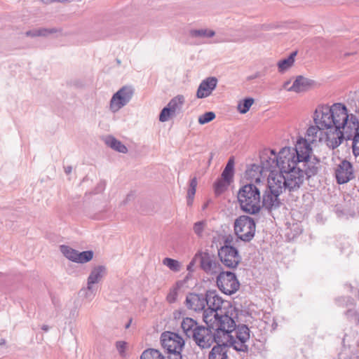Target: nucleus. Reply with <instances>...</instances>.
I'll use <instances>...</instances> for the list:
<instances>
[{
    "label": "nucleus",
    "instance_id": "obj_38",
    "mask_svg": "<svg viewBox=\"0 0 359 359\" xmlns=\"http://www.w3.org/2000/svg\"><path fill=\"white\" fill-rule=\"evenodd\" d=\"M344 315L349 322L354 320L355 323L359 318V311L355 310V307L346 309L344 311Z\"/></svg>",
    "mask_w": 359,
    "mask_h": 359
},
{
    "label": "nucleus",
    "instance_id": "obj_45",
    "mask_svg": "<svg viewBox=\"0 0 359 359\" xmlns=\"http://www.w3.org/2000/svg\"><path fill=\"white\" fill-rule=\"evenodd\" d=\"M234 172L224 169L221 174V179L231 183L233 182Z\"/></svg>",
    "mask_w": 359,
    "mask_h": 359
},
{
    "label": "nucleus",
    "instance_id": "obj_35",
    "mask_svg": "<svg viewBox=\"0 0 359 359\" xmlns=\"http://www.w3.org/2000/svg\"><path fill=\"white\" fill-rule=\"evenodd\" d=\"M60 248L61 252L67 259L75 262L78 250L65 245H60Z\"/></svg>",
    "mask_w": 359,
    "mask_h": 359
},
{
    "label": "nucleus",
    "instance_id": "obj_47",
    "mask_svg": "<svg viewBox=\"0 0 359 359\" xmlns=\"http://www.w3.org/2000/svg\"><path fill=\"white\" fill-rule=\"evenodd\" d=\"M149 353H150V357L151 359H165V357L161 354V353L155 348H148Z\"/></svg>",
    "mask_w": 359,
    "mask_h": 359
},
{
    "label": "nucleus",
    "instance_id": "obj_5",
    "mask_svg": "<svg viewBox=\"0 0 359 359\" xmlns=\"http://www.w3.org/2000/svg\"><path fill=\"white\" fill-rule=\"evenodd\" d=\"M241 210L254 215L261 211V194L259 189L252 183L242 186L237 195Z\"/></svg>",
    "mask_w": 359,
    "mask_h": 359
},
{
    "label": "nucleus",
    "instance_id": "obj_17",
    "mask_svg": "<svg viewBox=\"0 0 359 359\" xmlns=\"http://www.w3.org/2000/svg\"><path fill=\"white\" fill-rule=\"evenodd\" d=\"M185 102L182 95H178L172 98L168 104L162 109L159 114V121L165 122L173 116L175 113H179Z\"/></svg>",
    "mask_w": 359,
    "mask_h": 359
},
{
    "label": "nucleus",
    "instance_id": "obj_7",
    "mask_svg": "<svg viewBox=\"0 0 359 359\" xmlns=\"http://www.w3.org/2000/svg\"><path fill=\"white\" fill-rule=\"evenodd\" d=\"M290 147H283L278 152V158L269 156L267 153H261L260 165L264 172H269V174L276 172L283 165L290 164L286 154L290 153Z\"/></svg>",
    "mask_w": 359,
    "mask_h": 359
},
{
    "label": "nucleus",
    "instance_id": "obj_28",
    "mask_svg": "<svg viewBox=\"0 0 359 359\" xmlns=\"http://www.w3.org/2000/svg\"><path fill=\"white\" fill-rule=\"evenodd\" d=\"M297 50L293 51L289 55V56L287 57L280 60L278 62L277 66H278V72L280 73L285 72V71H287L289 68H290L294 65V58H295V56L297 55Z\"/></svg>",
    "mask_w": 359,
    "mask_h": 359
},
{
    "label": "nucleus",
    "instance_id": "obj_58",
    "mask_svg": "<svg viewBox=\"0 0 359 359\" xmlns=\"http://www.w3.org/2000/svg\"><path fill=\"white\" fill-rule=\"evenodd\" d=\"M261 74L259 72H256L255 74H252V75H250V76H248L247 77V80L248 81H251V80H253V79H255L257 78H259L260 77Z\"/></svg>",
    "mask_w": 359,
    "mask_h": 359
},
{
    "label": "nucleus",
    "instance_id": "obj_50",
    "mask_svg": "<svg viewBox=\"0 0 359 359\" xmlns=\"http://www.w3.org/2000/svg\"><path fill=\"white\" fill-rule=\"evenodd\" d=\"M224 169L234 172V157L231 156L224 168Z\"/></svg>",
    "mask_w": 359,
    "mask_h": 359
},
{
    "label": "nucleus",
    "instance_id": "obj_61",
    "mask_svg": "<svg viewBox=\"0 0 359 359\" xmlns=\"http://www.w3.org/2000/svg\"><path fill=\"white\" fill-rule=\"evenodd\" d=\"M104 187H105V182H100L97 187V189H99L100 191L104 190Z\"/></svg>",
    "mask_w": 359,
    "mask_h": 359
},
{
    "label": "nucleus",
    "instance_id": "obj_46",
    "mask_svg": "<svg viewBox=\"0 0 359 359\" xmlns=\"http://www.w3.org/2000/svg\"><path fill=\"white\" fill-rule=\"evenodd\" d=\"M178 289L179 288H177V286H176V287L171 290L169 294L167 295L166 299L169 303L172 304L177 300Z\"/></svg>",
    "mask_w": 359,
    "mask_h": 359
},
{
    "label": "nucleus",
    "instance_id": "obj_52",
    "mask_svg": "<svg viewBox=\"0 0 359 359\" xmlns=\"http://www.w3.org/2000/svg\"><path fill=\"white\" fill-rule=\"evenodd\" d=\"M168 359H182L181 351L168 353Z\"/></svg>",
    "mask_w": 359,
    "mask_h": 359
},
{
    "label": "nucleus",
    "instance_id": "obj_31",
    "mask_svg": "<svg viewBox=\"0 0 359 359\" xmlns=\"http://www.w3.org/2000/svg\"><path fill=\"white\" fill-rule=\"evenodd\" d=\"M336 304L341 308H352L355 307L356 302L355 299L350 296H341L335 299Z\"/></svg>",
    "mask_w": 359,
    "mask_h": 359
},
{
    "label": "nucleus",
    "instance_id": "obj_55",
    "mask_svg": "<svg viewBox=\"0 0 359 359\" xmlns=\"http://www.w3.org/2000/svg\"><path fill=\"white\" fill-rule=\"evenodd\" d=\"M261 153H267L269 156L278 158V154H277L274 149H264Z\"/></svg>",
    "mask_w": 359,
    "mask_h": 359
},
{
    "label": "nucleus",
    "instance_id": "obj_63",
    "mask_svg": "<svg viewBox=\"0 0 359 359\" xmlns=\"http://www.w3.org/2000/svg\"><path fill=\"white\" fill-rule=\"evenodd\" d=\"M231 241H232V238H229V237L226 238L225 240H224V245L231 246Z\"/></svg>",
    "mask_w": 359,
    "mask_h": 359
},
{
    "label": "nucleus",
    "instance_id": "obj_40",
    "mask_svg": "<svg viewBox=\"0 0 359 359\" xmlns=\"http://www.w3.org/2000/svg\"><path fill=\"white\" fill-rule=\"evenodd\" d=\"M324 129H321L319 124H316V126H310L307 130H306V135L308 137H311L313 139L311 140V142L315 141L314 137H316V135L318 131L320 133V135L323 134Z\"/></svg>",
    "mask_w": 359,
    "mask_h": 359
},
{
    "label": "nucleus",
    "instance_id": "obj_3",
    "mask_svg": "<svg viewBox=\"0 0 359 359\" xmlns=\"http://www.w3.org/2000/svg\"><path fill=\"white\" fill-rule=\"evenodd\" d=\"M205 326L198 325L191 318H184L181 323L183 332L188 338H192L196 344L201 348H208L215 341V329L216 325L205 323Z\"/></svg>",
    "mask_w": 359,
    "mask_h": 359
},
{
    "label": "nucleus",
    "instance_id": "obj_42",
    "mask_svg": "<svg viewBox=\"0 0 359 359\" xmlns=\"http://www.w3.org/2000/svg\"><path fill=\"white\" fill-rule=\"evenodd\" d=\"M205 226V221H199L194 223L193 230L198 237L201 238L203 236V232Z\"/></svg>",
    "mask_w": 359,
    "mask_h": 359
},
{
    "label": "nucleus",
    "instance_id": "obj_51",
    "mask_svg": "<svg viewBox=\"0 0 359 359\" xmlns=\"http://www.w3.org/2000/svg\"><path fill=\"white\" fill-rule=\"evenodd\" d=\"M191 272H189L183 280H179L176 283V286H177V288L182 287L189 280V279L191 277Z\"/></svg>",
    "mask_w": 359,
    "mask_h": 359
},
{
    "label": "nucleus",
    "instance_id": "obj_19",
    "mask_svg": "<svg viewBox=\"0 0 359 359\" xmlns=\"http://www.w3.org/2000/svg\"><path fill=\"white\" fill-rule=\"evenodd\" d=\"M332 114L335 123H334V130L339 131V129H344L346 126L349 118L348 109L344 104L337 102L332 105Z\"/></svg>",
    "mask_w": 359,
    "mask_h": 359
},
{
    "label": "nucleus",
    "instance_id": "obj_43",
    "mask_svg": "<svg viewBox=\"0 0 359 359\" xmlns=\"http://www.w3.org/2000/svg\"><path fill=\"white\" fill-rule=\"evenodd\" d=\"M39 36H47L50 34H53L55 33H57L58 32H60V29H58L55 27L53 28H39Z\"/></svg>",
    "mask_w": 359,
    "mask_h": 359
},
{
    "label": "nucleus",
    "instance_id": "obj_39",
    "mask_svg": "<svg viewBox=\"0 0 359 359\" xmlns=\"http://www.w3.org/2000/svg\"><path fill=\"white\" fill-rule=\"evenodd\" d=\"M216 117L213 111H207L198 117V121L201 125H204L213 121Z\"/></svg>",
    "mask_w": 359,
    "mask_h": 359
},
{
    "label": "nucleus",
    "instance_id": "obj_12",
    "mask_svg": "<svg viewBox=\"0 0 359 359\" xmlns=\"http://www.w3.org/2000/svg\"><path fill=\"white\" fill-rule=\"evenodd\" d=\"M218 257L221 262L229 269H236L241 262L239 252L233 246H221L218 250Z\"/></svg>",
    "mask_w": 359,
    "mask_h": 359
},
{
    "label": "nucleus",
    "instance_id": "obj_22",
    "mask_svg": "<svg viewBox=\"0 0 359 359\" xmlns=\"http://www.w3.org/2000/svg\"><path fill=\"white\" fill-rule=\"evenodd\" d=\"M205 294L189 292L186 297L185 305L188 309L195 311L205 310Z\"/></svg>",
    "mask_w": 359,
    "mask_h": 359
},
{
    "label": "nucleus",
    "instance_id": "obj_15",
    "mask_svg": "<svg viewBox=\"0 0 359 359\" xmlns=\"http://www.w3.org/2000/svg\"><path fill=\"white\" fill-rule=\"evenodd\" d=\"M281 194L282 191L280 190H274L266 187L262 195L261 209H264L268 213L278 210L282 205L279 198Z\"/></svg>",
    "mask_w": 359,
    "mask_h": 359
},
{
    "label": "nucleus",
    "instance_id": "obj_64",
    "mask_svg": "<svg viewBox=\"0 0 359 359\" xmlns=\"http://www.w3.org/2000/svg\"><path fill=\"white\" fill-rule=\"evenodd\" d=\"M210 203H211V200L207 201L202 206V210H205L209 205Z\"/></svg>",
    "mask_w": 359,
    "mask_h": 359
},
{
    "label": "nucleus",
    "instance_id": "obj_13",
    "mask_svg": "<svg viewBox=\"0 0 359 359\" xmlns=\"http://www.w3.org/2000/svg\"><path fill=\"white\" fill-rule=\"evenodd\" d=\"M161 343L168 353L182 351L185 341L177 333L165 332L161 334Z\"/></svg>",
    "mask_w": 359,
    "mask_h": 359
},
{
    "label": "nucleus",
    "instance_id": "obj_24",
    "mask_svg": "<svg viewBox=\"0 0 359 359\" xmlns=\"http://www.w3.org/2000/svg\"><path fill=\"white\" fill-rule=\"evenodd\" d=\"M224 337H220L219 341H214L217 344L214 346L209 353L208 359H227V352L229 344L223 341Z\"/></svg>",
    "mask_w": 359,
    "mask_h": 359
},
{
    "label": "nucleus",
    "instance_id": "obj_11",
    "mask_svg": "<svg viewBox=\"0 0 359 359\" xmlns=\"http://www.w3.org/2000/svg\"><path fill=\"white\" fill-rule=\"evenodd\" d=\"M135 90L131 86H124L115 93L110 100V109L118 111L126 106L132 99Z\"/></svg>",
    "mask_w": 359,
    "mask_h": 359
},
{
    "label": "nucleus",
    "instance_id": "obj_53",
    "mask_svg": "<svg viewBox=\"0 0 359 359\" xmlns=\"http://www.w3.org/2000/svg\"><path fill=\"white\" fill-rule=\"evenodd\" d=\"M25 35L27 36H30V37L39 36V29H34L28 30V31H27L25 32Z\"/></svg>",
    "mask_w": 359,
    "mask_h": 359
},
{
    "label": "nucleus",
    "instance_id": "obj_34",
    "mask_svg": "<svg viewBox=\"0 0 359 359\" xmlns=\"http://www.w3.org/2000/svg\"><path fill=\"white\" fill-rule=\"evenodd\" d=\"M255 100L252 97H245L241 100L238 104V110L241 114L247 113L251 106L253 104Z\"/></svg>",
    "mask_w": 359,
    "mask_h": 359
},
{
    "label": "nucleus",
    "instance_id": "obj_10",
    "mask_svg": "<svg viewBox=\"0 0 359 359\" xmlns=\"http://www.w3.org/2000/svg\"><path fill=\"white\" fill-rule=\"evenodd\" d=\"M135 90L131 86H124L115 93L110 100V109L118 111L126 106L132 99Z\"/></svg>",
    "mask_w": 359,
    "mask_h": 359
},
{
    "label": "nucleus",
    "instance_id": "obj_41",
    "mask_svg": "<svg viewBox=\"0 0 359 359\" xmlns=\"http://www.w3.org/2000/svg\"><path fill=\"white\" fill-rule=\"evenodd\" d=\"M350 121L351 124L353 125V128H351V126H348L346 130L351 132L353 135H355L356 132H359V121L358 118L353 114H351Z\"/></svg>",
    "mask_w": 359,
    "mask_h": 359
},
{
    "label": "nucleus",
    "instance_id": "obj_26",
    "mask_svg": "<svg viewBox=\"0 0 359 359\" xmlns=\"http://www.w3.org/2000/svg\"><path fill=\"white\" fill-rule=\"evenodd\" d=\"M107 274V269L103 265L96 266L91 270L88 279L87 285L90 292L93 290V285L98 283Z\"/></svg>",
    "mask_w": 359,
    "mask_h": 359
},
{
    "label": "nucleus",
    "instance_id": "obj_56",
    "mask_svg": "<svg viewBox=\"0 0 359 359\" xmlns=\"http://www.w3.org/2000/svg\"><path fill=\"white\" fill-rule=\"evenodd\" d=\"M194 195L187 194V204L188 206H191L194 200Z\"/></svg>",
    "mask_w": 359,
    "mask_h": 359
},
{
    "label": "nucleus",
    "instance_id": "obj_37",
    "mask_svg": "<svg viewBox=\"0 0 359 359\" xmlns=\"http://www.w3.org/2000/svg\"><path fill=\"white\" fill-rule=\"evenodd\" d=\"M163 264L168 266L171 271L175 272H178L181 269L180 262L170 257L164 258L163 260Z\"/></svg>",
    "mask_w": 359,
    "mask_h": 359
},
{
    "label": "nucleus",
    "instance_id": "obj_44",
    "mask_svg": "<svg viewBox=\"0 0 359 359\" xmlns=\"http://www.w3.org/2000/svg\"><path fill=\"white\" fill-rule=\"evenodd\" d=\"M197 184V178L196 177H194L189 181V187L187 191V194L195 196Z\"/></svg>",
    "mask_w": 359,
    "mask_h": 359
},
{
    "label": "nucleus",
    "instance_id": "obj_25",
    "mask_svg": "<svg viewBox=\"0 0 359 359\" xmlns=\"http://www.w3.org/2000/svg\"><path fill=\"white\" fill-rule=\"evenodd\" d=\"M315 84L316 81L314 80L299 75L296 77L292 85L287 90L295 93L305 92L311 89Z\"/></svg>",
    "mask_w": 359,
    "mask_h": 359
},
{
    "label": "nucleus",
    "instance_id": "obj_20",
    "mask_svg": "<svg viewBox=\"0 0 359 359\" xmlns=\"http://www.w3.org/2000/svg\"><path fill=\"white\" fill-rule=\"evenodd\" d=\"M320 163V159L316 156L310 154V158L308 160V163H301L299 166L300 173L303 175V181L306 176V180H309L311 177L316 175L318 172V167L317 164Z\"/></svg>",
    "mask_w": 359,
    "mask_h": 359
},
{
    "label": "nucleus",
    "instance_id": "obj_62",
    "mask_svg": "<svg viewBox=\"0 0 359 359\" xmlns=\"http://www.w3.org/2000/svg\"><path fill=\"white\" fill-rule=\"evenodd\" d=\"M64 169H65V172L67 175L70 174L72 171V167L71 165L66 166L64 168Z\"/></svg>",
    "mask_w": 359,
    "mask_h": 359
},
{
    "label": "nucleus",
    "instance_id": "obj_8",
    "mask_svg": "<svg viewBox=\"0 0 359 359\" xmlns=\"http://www.w3.org/2000/svg\"><path fill=\"white\" fill-rule=\"evenodd\" d=\"M233 229L238 239L244 242H250L255 235L256 222L248 215H241L235 219Z\"/></svg>",
    "mask_w": 359,
    "mask_h": 359
},
{
    "label": "nucleus",
    "instance_id": "obj_9",
    "mask_svg": "<svg viewBox=\"0 0 359 359\" xmlns=\"http://www.w3.org/2000/svg\"><path fill=\"white\" fill-rule=\"evenodd\" d=\"M217 285L223 293L231 295L238 290L240 282L233 272L221 270L217 276Z\"/></svg>",
    "mask_w": 359,
    "mask_h": 359
},
{
    "label": "nucleus",
    "instance_id": "obj_33",
    "mask_svg": "<svg viewBox=\"0 0 359 359\" xmlns=\"http://www.w3.org/2000/svg\"><path fill=\"white\" fill-rule=\"evenodd\" d=\"M346 140H352V151L353 154L357 157L359 156V147L357 145L359 143V132H356L355 135H353L351 132L346 130Z\"/></svg>",
    "mask_w": 359,
    "mask_h": 359
},
{
    "label": "nucleus",
    "instance_id": "obj_49",
    "mask_svg": "<svg viewBox=\"0 0 359 359\" xmlns=\"http://www.w3.org/2000/svg\"><path fill=\"white\" fill-rule=\"evenodd\" d=\"M198 260H199V257L197 256V252H196L187 266V270L189 272L192 273L194 271V266Z\"/></svg>",
    "mask_w": 359,
    "mask_h": 359
},
{
    "label": "nucleus",
    "instance_id": "obj_4",
    "mask_svg": "<svg viewBox=\"0 0 359 359\" xmlns=\"http://www.w3.org/2000/svg\"><path fill=\"white\" fill-rule=\"evenodd\" d=\"M268 176L267 188L282 191L287 189L290 191L298 189L303 184V175L299 173L301 170L293 168L290 164L283 165L280 170Z\"/></svg>",
    "mask_w": 359,
    "mask_h": 359
},
{
    "label": "nucleus",
    "instance_id": "obj_18",
    "mask_svg": "<svg viewBox=\"0 0 359 359\" xmlns=\"http://www.w3.org/2000/svg\"><path fill=\"white\" fill-rule=\"evenodd\" d=\"M197 256L199 257L201 269L207 274L216 275L222 269L219 263L212 259L208 250L205 252L198 250Z\"/></svg>",
    "mask_w": 359,
    "mask_h": 359
},
{
    "label": "nucleus",
    "instance_id": "obj_30",
    "mask_svg": "<svg viewBox=\"0 0 359 359\" xmlns=\"http://www.w3.org/2000/svg\"><path fill=\"white\" fill-rule=\"evenodd\" d=\"M215 35V32L209 29H191L189 36L192 38H212Z\"/></svg>",
    "mask_w": 359,
    "mask_h": 359
},
{
    "label": "nucleus",
    "instance_id": "obj_36",
    "mask_svg": "<svg viewBox=\"0 0 359 359\" xmlns=\"http://www.w3.org/2000/svg\"><path fill=\"white\" fill-rule=\"evenodd\" d=\"M93 251L86 250L83 252H77L76 263L84 264L90 262L93 257Z\"/></svg>",
    "mask_w": 359,
    "mask_h": 359
},
{
    "label": "nucleus",
    "instance_id": "obj_6",
    "mask_svg": "<svg viewBox=\"0 0 359 359\" xmlns=\"http://www.w3.org/2000/svg\"><path fill=\"white\" fill-rule=\"evenodd\" d=\"M313 149L306 138L299 137L294 148L290 147V153L286 154L290 164L293 168L299 170L301 163H308Z\"/></svg>",
    "mask_w": 359,
    "mask_h": 359
},
{
    "label": "nucleus",
    "instance_id": "obj_21",
    "mask_svg": "<svg viewBox=\"0 0 359 359\" xmlns=\"http://www.w3.org/2000/svg\"><path fill=\"white\" fill-rule=\"evenodd\" d=\"M323 134L327 146L332 149L338 147L346 139V131L344 133L341 129H339V131H336L334 127L332 130L330 129L329 131L323 132Z\"/></svg>",
    "mask_w": 359,
    "mask_h": 359
},
{
    "label": "nucleus",
    "instance_id": "obj_1",
    "mask_svg": "<svg viewBox=\"0 0 359 359\" xmlns=\"http://www.w3.org/2000/svg\"><path fill=\"white\" fill-rule=\"evenodd\" d=\"M205 309L203 313V320L205 323H211L217 326V329L222 331L224 328V320H228L230 313L236 311L237 308L233 306L229 301H225L219 296L215 290H207L205 293ZM231 323L232 320L229 319Z\"/></svg>",
    "mask_w": 359,
    "mask_h": 359
},
{
    "label": "nucleus",
    "instance_id": "obj_48",
    "mask_svg": "<svg viewBox=\"0 0 359 359\" xmlns=\"http://www.w3.org/2000/svg\"><path fill=\"white\" fill-rule=\"evenodd\" d=\"M126 345L127 343L124 341H118L116 342V347L120 355H123L125 353Z\"/></svg>",
    "mask_w": 359,
    "mask_h": 359
},
{
    "label": "nucleus",
    "instance_id": "obj_54",
    "mask_svg": "<svg viewBox=\"0 0 359 359\" xmlns=\"http://www.w3.org/2000/svg\"><path fill=\"white\" fill-rule=\"evenodd\" d=\"M85 291V297L86 298H90V299H92L93 297H94L95 294V291L96 290L95 289L94 286H93V290L92 292H90L88 290V287L84 290Z\"/></svg>",
    "mask_w": 359,
    "mask_h": 359
},
{
    "label": "nucleus",
    "instance_id": "obj_59",
    "mask_svg": "<svg viewBox=\"0 0 359 359\" xmlns=\"http://www.w3.org/2000/svg\"><path fill=\"white\" fill-rule=\"evenodd\" d=\"M78 316V311L76 310V308L75 307L74 309H72L69 313V318H75Z\"/></svg>",
    "mask_w": 359,
    "mask_h": 359
},
{
    "label": "nucleus",
    "instance_id": "obj_32",
    "mask_svg": "<svg viewBox=\"0 0 359 359\" xmlns=\"http://www.w3.org/2000/svg\"><path fill=\"white\" fill-rule=\"evenodd\" d=\"M230 184V182H227V181H225L221 178L217 179L213 184V189L215 196H219L223 193H224L228 189Z\"/></svg>",
    "mask_w": 359,
    "mask_h": 359
},
{
    "label": "nucleus",
    "instance_id": "obj_57",
    "mask_svg": "<svg viewBox=\"0 0 359 359\" xmlns=\"http://www.w3.org/2000/svg\"><path fill=\"white\" fill-rule=\"evenodd\" d=\"M149 355H150V353H149V351H147V349L142 352L140 356V359H151V358Z\"/></svg>",
    "mask_w": 359,
    "mask_h": 359
},
{
    "label": "nucleus",
    "instance_id": "obj_27",
    "mask_svg": "<svg viewBox=\"0 0 359 359\" xmlns=\"http://www.w3.org/2000/svg\"><path fill=\"white\" fill-rule=\"evenodd\" d=\"M264 173L260 165L255 163L251 164L248 167L245 172V177L250 181L255 180L256 182L260 181V176Z\"/></svg>",
    "mask_w": 359,
    "mask_h": 359
},
{
    "label": "nucleus",
    "instance_id": "obj_29",
    "mask_svg": "<svg viewBox=\"0 0 359 359\" xmlns=\"http://www.w3.org/2000/svg\"><path fill=\"white\" fill-rule=\"evenodd\" d=\"M105 143L107 146L118 152L122 154H126L128 152V148L126 145L113 136H108L105 140Z\"/></svg>",
    "mask_w": 359,
    "mask_h": 359
},
{
    "label": "nucleus",
    "instance_id": "obj_60",
    "mask_svg": "<svg viewBox=\"0 0 359 359\" xmlns=\"http://www.w3.org/2000/svg\"><path fill=\"white\" fill-rule=\"evenodd\" d=\"M184 315V311H175L174 313H173V315H174V318L175 319H177V318H180L181 315Z\"/></svg>",
    "mask_w": 359,
    "mask_h": 359
},
{
    "label": "nucleus",
    "instance_id": "obj_16",
    "mask_svg": "<svg viewBox=\"0 0 359 359\" xmlns=\"http://www.w3.org/2000/svg\"><path fill=\"white\" fill-rule=\"evenodd\" d=\"M334 177L338 184H346L355 178L353 164L346 159L342 160L334 170Z\"/></svg>",
    "mask_w": 359,
    "mask_h": 359
},
{
    "label": "nucleus",
    "instance_id": "obj_2",
    "mask_svg": "<svg viewBox=\"0 0 359 359\" xmlns=\"http://www.w3.org/2000/svg\"><path fill=\"white\" fill-rule=\"evenodd\" d=\"M238 318V309L233 313H230L228 319H231L233 322L231 323L230 320H224V328L219 331L217 326L215 329V341H219L220 337H227V342L229 346L238 353H243L248 354L249 352V347L246 342L250 338V331L249 327L245 324L236 325V320Z\"/></svg>",
    "mask_w": 359,
    "mask_h": 359
},
{
    "label": "nucleus",
    "instance_id": "obj_23",
    "mask_svg": "<svg viewBox=\"0 0 359 359\" xmlns=\"http://www.w3.org/2000/svg\"><path fill=\"white\" fill-rule=\"evenodd\" d=\"M217 84V79L216 77L210 76L204 79L198 88L196 97L201 99L210 96L212 92L216 88Z\"/></svg>",
    "mask_w": 359,
    "mask_h": 359
},
{
    "label": "nucleus",
    "instance_id": "obj_14",
    "mask_svg": "<svg viewBox=\"0 0 359 359\" xmlns=\"http://www.w3.org/2000/svg\"><path fill=\"white\" fill-rule=\"evenodd\" d=\"M332 106L323 105L318 107L313 116V121L315 124H319L321 129H332L334 123L333 114H332Z\"/></svg>",
    "mask_w": 359,
    "mask_h": 359
}]
</instances>
